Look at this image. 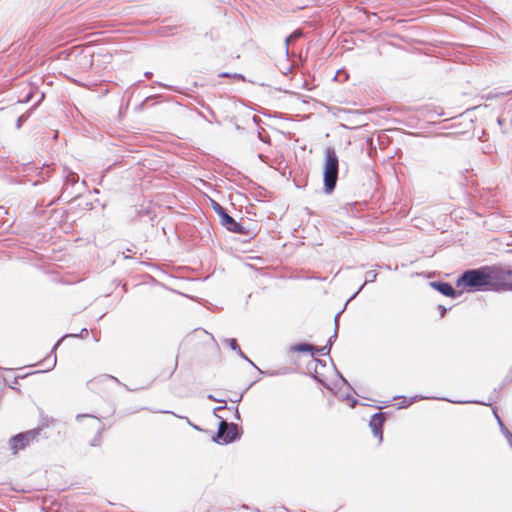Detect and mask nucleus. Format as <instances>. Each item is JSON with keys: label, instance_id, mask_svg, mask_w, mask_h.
Listing matches in <instances>:
<instances>
[{"label": "nucleus", "instance_id": "nucleus-1", "mask_svg": "<svg viewBox=\"0 0 512 512\" xmlns=\"http://www.w3.org/2000/svg\"><path fill=\"white\" fill-rule=\"evenodd\" d=\"M456 286L466 291H490L486 266L465 271L456 281Z\"/></svg>", "mask_w": 512, "mask_h": 512}, {"label": "nucleus", "instance_id": "nucleus-2", "mask_svg": "<svg viewBox=\"0 0 512 512\" xmlns=\"http://www.w3.org/2000/svg\"><path fill=\"white\" fill-rule=\"evenodd\" d=\"M324 155V186L325 191L330 193L334 190L338 179L339 160L333 148H327Z\"/></svg>", "mask_w": 512, "mask_h": 512}, {"label": "nucleus", "instance_id": "nucleus-3", "mask_svg": "<svg viewBox=\"0 0 512 512\" xmlns=\"http://www.w3.org/2000/svg\"><path fill=\"white\" fill-rule=\"evenodd\" d=\"M489 290H512V271L500 266H486Z\"/></svg>", "mask_w": 512, "mask_h": 512}, {"label": "nucleus", "instance_id": "nucleus-4", "mask_svg": "<svg viewBox=\"0 0 512 512\" xmlns=\"http://www.w3.org/2000/svg\"><path fill=\"white\" fill-rule=\"evenodd\" d=\"M41 428L31 429L22 433H19L9 439L8 445L13 455H16L19 451L24 450L30 444L35 442L40 435Z\"/></svg>", "mask_w": 512, "mask_h": 512}, {"label": "nucleus", "instance_id": "nucleus-5", "mask_svg": "<svg viewBox=\"0 0 512 512\" xmlns=\"http://www.w3.org/2000/svg\"><path fill=\"white\" fill-rule=\"evenodd\" d=\"M238 437V428L237 425L231 423H227L226 421H221L219 425V430L217 433V438L219 442L229 443L234 441Z\"/></svg>", "mask_w": 512, "mask_h": 512}, {"label": "nucleus", "instance_id": "nucleus-6", "mask_svg": "<svg viewBox=\"0 0 512 512\" xmlns=\"http://www.w3.org/2000/svg\"><path fill=\"white\" fill-rule=\"evenodd\" d=\"M385 420V414L379 412L375 413L369 421V427L373 435L377 438L378 443H381L383 440V425L385 423Z\"/></svg>", "mask_w": 512, "mask_h": 512}, {"label": "nucleus", "instance_id": "nucleus-7", "mask_svg": "<svg viewBox=\"0 0 512 512\" xmlns=\"http://www.w3.org/2000/svg\"><path fill=\"white\" fill-rule=\"evenodd\" d=\"M93 65V57L88 54H81L75 57L74 61L71 63L72 69L76 73H85L91 69Z\"/></svg>", "mask_w": 512, "mask_h": 512}, {"label": "nucleus", "instance_id": "nucleus-8", "mask_svg": "<svg viewBox=\"0 0 512 512\" xmlns=\"http://www.w3.org/2000/svg\"><path fill=\"white\" fill-rule=\"evenodd\" d=\"M217 207L215 210L218 212V214L221 216V223L232 232H240L241 226L239 223H237L231 216H229L224 209L219 205L216 204Z\"/></svg>", "mask_w": 512, "mask_h": 512}, {"label": "nucleus", "instance_id": "nucleus-9", "mask_svg": "<svg viewBox=\"0 0 512 512\" xmlns=\"http://www.w3.org/2000/svg\"><path fill=\"white\" fill-rule=\"evenodd\" d=\"M432 286L439 291L441 294L449 297H455L456 292L454 288L449 284L445 282H433Z\"/></svg>", "mask_w": 512, "mask_h": 512}, {"label": "nucleus", "instance_id": "nucleus-10", "mask_svg": "<svg viewBox=\"0 0 512 512\" xmlns=\"http://www.w3.org/2000/svg\"><path fill=\"white\" fill-rule=\"evenodd\" d=\"M290 350L295 353L308 352L311 353L312 355L314 354L315 351H317L314 346L306 343L293 345L291 346Z\"/></svg>", "mask_w": 512, "mask_h": 512}, {"label": "nucleus", "instance_id": "nucleus-11", "mask_svg": "<svg viewBox=\"0 0 512 512\" xmlns=\"http://www.w3.org/2000/svg\"><path fill=\"white\" fill-rule=\"evenodd\" d=\"M104 382H115V383H119V380L112 376V375H101L99 376L98 378H94L92 380H90V384H93V385H100Z\"/></svg>", "mask_w": 512, "mask_h": 512}, {"label": "nucleus", "instance_id": "nucleus-12", "mask_svg": "<svg viewBox=\"0 0 512 512\" xmlns=\"http://www.w3.org/2000/svg\"><path fill=\"white\" fill-rule=\"evenodd\" d=\"M229 344H230V347L233 349V350H236L238 348V344H237V341L235 339H230L229 340Z\"/></svg>", "mask_w": 512, "mask_h": 512}, {"label": "nucleus", "instance_id": "nucleus-13", "mask_svg": "<svg viewBox=\"0 0 512 512\" xmlns=\"http://www.w3.org/2000/svg\"><path fill=\"white\" fill-rule=\"evenodd\" d=\"M301 35V32H294L293 35L291 37H298Z\"/></svg>", "mask_w": 512, "mask_h": 512}, {"label": "nucleus", "instance_id": "nucleus-14", "mask_svg": "<svg viewBox=\"0 0 512 512\" xmlns=\"http://www.w3.org/2000/svg\"><path fill=\"white\" fill-rule=\"evenodd\" d=\"M21 120H22V117H20V118L18 119V125H17V126H18V128L21 126Z\"/></svg>", "mask_w": 512, "mask_h": 512}, {"label": "nucleus", "instance_id": "nucleus-15", "mask_svg": "<svg viewBox=\"0 0 512 512\" xmlns=\"http://www.w3.org/2000/svg\"><path fill=\"white\" fill-rule=\"evenodd\" d=\"M151 75H152V73H150V72H146V73H145V76H146V77H151Z\"/></svg>", "mask_w": 512, "mask_h": 512}]
</instances>
